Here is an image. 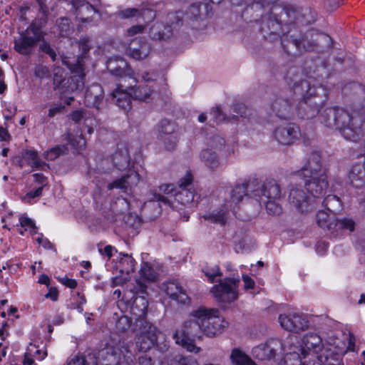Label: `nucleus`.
Here are the masks:
<instances>
[{"instance_id": "2f4dec72", "label": "nucleus", "mask_w": 365, "mask_h": 365, "mask_svg": "<svg viewBox=\"0 0 365 365\" xmlns=\"http://www.w3.org/2000/svg\"><path fill=\"white\" fill-rule=\"evenodd\" d=\"M112 161L115 167L118 170L126 169L130 164V155L125 147L119 148L112 155Z\"/></svg>"}, {"instance_id": "dca6fc26", "label": "nucleus", "mask_w": 365, "mask_h": 365, "mask_svg": "<svg viewBox=\"0 0 365 365\" xmlns=\"http://www.w3.org/2000/svg\"><path fill=\"white\" fill-rule=\"evenodd\" d=\"M289 203L297 212L303 214L312 211L316 201L307 196L301 187L295 186L290 189Z\"/></svg>"}, {"instance_id": "0eeeda50", "label": "nucleus", "mask_w": 365, "mask_h": 365, "mask_svg": "<svg viewBox=\"0 0 365 365\" xmlns=\"http://www.w3.org/2000/svg\"><path fill=\"white\" fill-rule=\"evenodd\" d=\"M43 38L41 28L34 23L19 33V36L14 40V50L24 56L30 55L37 43Z\"/></svg>"}, {"instance_id": "a211bd4d", "label": "nucleus", "mask_w": 365, "mask_h": 365, "mask_svg": "<svg viewBox=\"0 0 365 365\" xmlns=\"http://www.w3.org/2000/svg\"><path fill=\"white\" fill-rule=\"evenodd\" d=\"M300 135V130L293 123H286L278 126L274 131V137L282 145H290L297 140Z\"/></svg>"}, {"instance_id": "69168bd1", "label": "nucleus", "mask_w": 365, "mask_h": 365, "mask_svg": "<svg viewBox=\"0 0 365 365\" xmlns=\"http://www.w3.org/2000/svg\"><path fill=\"white\" fill-rule=\"evenodd\" d=\"M341 3V0H325L324 8L328 11H332L336 9Z\"/></svg>"}, {"instance_id": "c85d7f7f", "label": "nucleus", "mask_w": 365, "mask_h": 365, "mask_svg": "<svg viewBox=\"0 0 365 365\" xmlns=\"http://www.w3.org/2000/svg\"><path fill=\"white\" fill-rule=\"evenodd\" d=\"M119 16L121 19L135 17L136 19H142L145 21H150L155 17V13L153 10L149 9H137L128 8L120 11Z\"/></svg>"}, {"instance_id": "864d4df0", "label": "nucleus", "mask_w": 365, "mask_h": 365, "mask_svg": "<svg viewBox=\"0 0 365 365\" xmlns=\"http://www.w3.org/2000/svg\"><path fill=\"white\" fill-rule=\"evenodd\" d=\"M163 143L165 148L170 150L175 148L178 141V133H174L159 139Z\"/></svg>"}, {"instance_id": "bb28decb", "label": "nucleus", "mask_w": 365, "mask_h": 365, "mask_svg": "<svg viewBox=\"0 0 365 365\" xmlns=\"http://www.w3.org/2000/svg\"><path fill=\"white\" fill-rule=\"evenodd\" d=\"M126 63L121 58H110L107 61V69L110 73L120 78L119 82L123 78L131 77L130 71L126 70Z\"/></svg>"}, {"instance_id": "de8ad7c7", "label": "nucleus", "mask_w": 365, "mask_h": 365, "mask_svg": "<svg viewBox=\"0 0 365 365\" xmlns=\"http://www.w3.org/2000/svg\"><path fill=\"white\" fill-rule=\"evenodd\" d=\"M292 350V345H290L289 351L286 353L285 356V363L287 365H306L302 361L300 354L295 350Z\"/></svg>"}, {"instance_id": "39448f33", "label": "nucleus", "mask_w": 365, "mask_h": 365, "mask_svg": "<svg viewBox=\"0 0 365 365\" xmlns=\"http://www.w3.org/2000/svg\"><path fill=\"white\" fill-rule=\"evenodd\" d=\"M260 202L264 203L267 212L273 215H279L282 212L279 203L282 199L280 185L273 179L267 180L261 186Z\"/></svg>"}, {"instance_id": "393cba45", "label": "nucleus", "mask_w": 365, "mask_h": 365, "mask_svg": "<svg viewBox=\"0 0 365 365\" xmlns=\"http://www.w3.org/2000/svg\"><path fill=\"white\" fill-rule=\"evenodd\" d=\"M103 90L98 84H93L87 89L85 94V103L88 107L100 109L101 104L103 103Z\"/></svg>"}, {"instance_id": "e433bc0d", "label": "nucleus", "mask_w": 365, "mask_h": 365, "mask_svg": "<svg viewBox=\"0 0 365 365\" xmlns=\"http://www.w3.org/2000/svg\"><path fill=\"white\" fill-rule=\"evenodd\" d=\"M322 205L327 211L335 215L341 209L340 200L334 195H327L322 201Z\"/></svg>"}, {"instance_id": "f257e3e1", "label": "nucleus", "mask_w": 365, "mask_h": 365, "mask_svg": "<svg viewBox=\"0 0 365 365\" xmlns=\"http://www.w3.org/2000/svg\"><path fill=\"white\" fill-rule=\"evenodd\" d=\"M227 325V322L219 316L218 309L200 307L193 310L189 318L175 330L173 339L187 351L198 353L200 348L195 344L196 339H200L202 335L214 337Z\"/></svg>"}, {"instance_id": "3c124183", "label": "nucleus", "mask_w": 365, "mask_h": 365, "mask_svg": "<svg viewBox=\"0 0 365 365\" xmlns=\"http://www.w3.org/2000/svg\"><path fill=\"white\" fill-rule=\"evenodd\" d=\"M70 23L69 19L66 17L57 19L56 24L61 36H67L70 34L71 30Z\"/></svg>"}, {"instance_id": "f704fd0d", "label": "nucleus", "mask_w": 365, "mask_h": 365, "mask_svg": "<svg viewBox=\"0 0 365 365\" xmlns=\"http://www.w3.org/2000/svg\"><path fill=\"white\" fill-rule=\"evenodd\" d=\"M209 5L205 4H194L191 5L186 12V17L189 19H197L209 15Z\"/></svg>"}, {"instance_id": "79ce46f5", "label": "nucleus", "mask_w": 365, "mask_h": 365, "mask_svg": "<svg viewBox=\"0 0 365 365\" xmlns=\"http://www.w3.org/2000/svg\"><path fill=\"white\" fill-rule=\"evenodd\" d=\"M337 108H327L322 114V122L327 127L336 128Z\"/></svg>"}, {"instance_id": "4468645a", "label": "nucleus", "mask_w": 365, "mask_h": 365, "mask_svg": "<svg viewBox=\"0 0 365 365\" xmlns=\"http://www.w3.org/2000/svg\"><path fill=\"white\" fill-rule=\"evenodd\" d=\"M195 190L192 185V178L187 173L178 182V190L175 193V199L182 205L191 207L197 202Z\"/></svg>"}, {"instance_id": "20e7f679", "label": "nucleus", "mask_w": 365, "mask_h": 365, "mask_svg": "<svg viewBox=\"0 0 365 365\" xmlns=\"http://www.w3.org/2000/svg\"><path fill=\"white\" fill-rule=\"evenodd\" d=\"M295 11L292 9L274 6L270 11L262 17V32L264 38H271L272 35L279 36L282 24L294 22Z\"/></svg>"}, {"instance_id": "9b49d317", "label": "nucleus", "mask_w": 365, "mask_h": 365, "mask_svg": "<svg viewBox=\"0 0 365 365\" xmlns=\"http://www.w3.org/2000/svg\"><path fill=\"white\" fill-rule=\"evenodd\" d=\"M247 183L237 185L233 189L229 190V200L227 198L225 199V207L226 211L217 213L213 212L205 215L203 217L211 222L219 223L222 225H225L227 221V211L232 209L237 205L242 200L243 197L247 195Z\"/></svg>"}, {"instance_id": "0e129e2a", "label": "nucleus", "mask_w": 365, "mask_h": 365, "mask_svg": "<svg viewBox=\"0 0 365 365\" xmlns=\"http://www.w3.org/2000/svg\"><path fill=\"white\" fill-rule=\"evenodd\" d=\"M116 206L120 207L119 211L122 213H128L130 205L125 198H118L116 201Z\"/></svg>"}, {"instance_id": "c756f323", "label": "nucleus", "mask_w": 365, "mask_h": 365, "mask_svg": "<svg viewBox=\"0 0 365 365\" xmlns=\"http://www.w3.org/2000/svg\"><path fill=\"white\" fill-rule=\"evenodd\" d=\"M349 179L355 187H361L365 185V162L353 165L349 173Z\"/></svg>"}, {"instance_id": "7c9ffc66", "label": "nucleus", "mask_w": 365, "mask_h": 365, "mask_svg": "<svg viewBox=\"0 0 365 365\" xmlns=\"http://www.w3.org/2000/svg\"><path fill=\"white\" fill-rule=\"evenodd\" d=\"M200 159L205 167L212 170L217 169L220 165L219 156L215 151L210 148L202 150L200 153Z\"/></svg>"}, {"instance_id": "49530a36", "label": "nucleus", "mask_w": 365, "mask_h": 365, "mask_svg": "<svg viewBox=\"0 0 365 365\" xmlns=\"http://www.w3.org/2000/svg\"><path fill=\"white\" fill-rule=\"evenodd\" d=\"M140 274L143 279L147 281H154L156 279L158 274L148 262H143L140 269Z\"/></svg>"}, {"instance_id": "ea45409f", "label": "nucleus", "mask_w": 365, "mask_h": 365, "mask_svg": "<svg viewBox=\"0 0 365 365\" xmlns=\"http://www.w3.org/2000/svg\"><path fill=\"white\" fill-rule=\"evenodd\" d=\"M22 158L28 165L32 168H41L42 163L41 162L37 152L32 150H26L21 153Z\"/></svg>"}, {"instance_id": "9d476101", "label": "nucleus", "mask_w": 365, "mask_h": 365, "mask_svg": "<svg viewBox=\"0 0 365 365\" xmlns=\"http://www.w3.org/2000/svg\"><path fill=\"white\" fill-rule=\"evenodd\" d=\"M182 11L170 13L167 16L166 25L156 22L150 29V36L153 40H167L170 38L173 31L182 24Z\"/></svg>"}, {"instance_id": "72a5a7b5", "label": "nucleus", "mask_w": 365, "mask_h": 365, "mask_svg": "<svg viewBox=\"0 0 365 365\" xmlns=\"http://www.w3.org/2000/svg\"><path fill=\"white\" fill-rule=\"evenodd\" d=\"M73 6L76 10V16L82 22H88V17H83L86 14H91L92 11L98 13V9L88 2L84 1H73Z\"/></svg>"}, {"instance_id": "412c9836", "label": "nucleus", "mask_w": 365, "mask_h": 365, "mask_svg": "<svg viewBox=\"0 0 365 365\" xmlns=\"http://www.w3.org/2000/svg\"><path fill=\"white\" fill-rule=\"evenodd\" d=\"M311 179L307 180L304 187L307 192L312 195V199L317 202L326 194L329 187L327 176L322 173L319 177L312 176Z\"/></svg>"}, {"instance_id": "7ed1b4c3", "label": "nucleus", "mask_w": 365, "mask_h": 365, "mask_svg": "<svg viewBox=\"0 0 365 365\" xmlns=\"http://www.w3.org/2000/svg\"><path fill=\"white\" fill-rule=\"evenodd\" d=\"M100 356L103 358V365H132L135 361V355L130 349V345L122 343L114 346L103 349ZM68 365H97L94 356H76Z\"/></svg>"}, {"instance_id": "4d7b16f0", "label": "nucleus", "mask_w": 365, "mask_h": 365, "mask_svg": "<svg viewBox=\"0 0 365 365\" xmlns=\"http://www.w3.org/2000/svg\"><path fill=\"white\" fill-rule=\"evenodd\" d=\"M170 365H199L197 360L190 357L178 356Z\"/></svg>"}, {"instance_id": "774afa93", "label": "nucleus", "mask_w": 365, "mask_h": 365, "mask_svg": "<svg viewBox=\"0 0 365 365\" xmlns=\"http://www.w3.org/2000/svg\"><path fill=\"white\" fill-rule=\"evenodd\" d=\"M64 109V106L62 105H55L51 106L48 110V116L49 118H53L56 115L61 113Z\"/></svg>"}, {"instance_id": "1a4fd4ad", "label": "nucleus", "mask_w": 365, "mask_h": 365, "mask_svg": "<svg viewBox=\"0 0 365 365\" xmlns=\"http://www.w3.org/2000/svg\"><path fill=\"white\" fill-rule=\"evenodd\" d=\"M239 283V278H225L215 285L210 289V292L222 307H225L237 299Z\"/></svg>"}, {"instance_id": "bf43d9fd", "label": "nucleus", "mask_w": 365, "mask_h": 365, "mask_svg": "<svg viewBox=\"0 0 365 365\" xmlns=\"http://www.w3.org/2000/svg\"><path fill=\"white\" fill-rule=\"evenodd\" d=\"M212 120L216 123L224 121L226 118L225 115L222 112L220 107L217 106L211 110Z\"/></svg>"}, {"instance_id": "f3484780", "label": "nucleus", "mask_w": 365, "mask_h": 365, "mask_svg": "<svg viewBox=\"0 0 365 365\" xmlns=\"http://www.w3.org/2000/svg\"><path fill=\"white\" fill-rule=\"evenodd\" d=\"M292 100L288 99L285 94H274L270 100L269 107L272 113L280 119L290 117L293 110Z\"/></svg>"}, {"instance_id": "cd10ccee", "label": "nucleus", "mask_w": 365, "mask_h": 365, "mask_svg": "<svg viewBox=\"0 0 365 365\" xmlns=\"http://www.w3.org/2000/svg\"><path fill=\"white\" fill-rule=\"evenodd\" d=\"M115 103L124 110H129L131 108L130 91L128 88L122 87L119 82L117 88L112 93Z\"/></svg>"}, {"instance_id": "473e14b6", "label": "nucleus", "mask_w": 365, "mask_h": 365, "mask_svg": "<svg viewBox=\"0 0 365 365\" xmlns=\"http://www.w3.org/2000/svg\"><path fill=\"white\" fill-rule=\"evenodd\" d=\"M317 359L322 365H341L342 359L341 354L331 349H325Z\"/></svg>"}, {"instance_id": "09e8293b", "label": "nucleus", "mask_w": 365, "mask_h": 365, "mask_svg": "<svg viewBox=\"0 0 365 365\" xmlns=\"http://www.w3.org/2000/svg\"><path fill=\"white\" fill-rule=\"evenodd\" d=\"M148 307V302L143 296L137 297L134 300L132 309L139 308V313L136 314L138 317L144 316Z\"/></svg>"}, {"instance_id": "5fc2aeb1", "label": "nucleus", "mask_w": 365, "mask_h": 365, "mask_svg": "<svg viewBox=\"0 0 365 365\" xmlns=\"http://www.w3.org/2000/svg\"><path fill=\"white\" fill-rule=\"evenodd\" d=\"M19 222L21 227H24L25 231L29 230L31 234L36 233V227L31 219L21 216L19 218Z\"/></svg>"}, {"instance_id": "f03ea898", "label": "nucleus", "mask_w": 365, "mask_h": 365, "mask_svg": "<svg viewBox=\"0 0 365 365\" xmlns=\"http://www.w3.org/2000/svg\"><path fill=\"white\" fill-rule=\"evenodd\" d=\"M298 74L295 68H290L284 79L290 87V92L293 93V96L302 98L297 106L298 115L302 118H312L319 113L323 100L317 96L314 87H310L307 81L299 79Z\"/></svg>"}, {"instance_id": "ddd939ff", "label": "nucleus", "mask_w": 365, "mask_h": 365, "mask_svg": "<svg viewBox=\"0 0 365 365\" xmlns=\"http://www.w3.org/2000/svg\"><path fill=\"white\" fill-rule=\"evenodd\" d=\"M137 81L135 78L125 77L122 78L120 86L130 91L132 98L140 101L148 102L158 96L157 89L153 86L139 85L136 86Z\"/></svg>"}, {"instance_id": "13d9d810", "label": "nucleus", "mask_w": 365, "mask_h": 365, "mask_svg": "<svg viewBox=\"0 0 365 365\" xmlns=\"http://www.w3.org/2000/svg\"><path fill=\"white\" fill-rule=\"evenodd\" d=\"M203 272L210 282H213L216 277L222 276V272L220 271V268L217 266H215L210 269L206 268Z\"/></svg>"}, {"instance_id": "c03bdc74", "label": "nucleus", "mask_w": 365, "mask_h": 365, "mask_svg": "<svg viewBox=\"0 0 365 365\" xmlns=\"http://www.w3.org/2000/svg\"><path fill=\"white\" fill-rule=\"evenodd\" d=\"M140 77L146 83L145 85L153 83L152 86L155 87V89H157L158 81L161 78L160 72L155 70L144 71L141 72Z\"/></svg>"}, {"instance_id": "6ab92c4d", "label": "nucleus", "mask_w": 365, "mask_h": 365, "mask_svg": "<svg viewBox=\"0 0 365 365\" xmlns=\"http://www.w3.org/2000/svg\"><path fill=\"white\" fill-rule=\"evenodd\" d=\"M323 344L321 337L316 333L309 332L304 335L299 346H292V350L298 351L304 358L306 357L308 351L318 353L322 350Z\"/></svg>"}, {"instance_id": "6e6552de", "label": "nucleus", "mask_w": 365, "mask_h": 365, "mask_svg": "<svg viewBox=\"0 0 365 365\" xmlns=\"http://www.w3.org/2000/svg\"><path fill=\"white\" fill-rule=\"evenodd\" d=\"M135 344L138 351L143 352L150 350L154 345L162 352L168 351L170 346L163 334L153 325L148 326L147 330L136 337Z\"/></svg>"}, {"instance_id": "b1692460", "label": "nucleus", "mask_w": 365, "mask_h": 365, "mask_svg": "<svg viewBox=\"0 0 365 365\" xmlns=\"http://www.w3.org/2000/svg\"><path fill=\"white\" fill-rule=\"evenodd\" d=\"M163 290L172 299L181 304L188 301V296L184 289L176 280L168 281L163 284Z\"/></svg>"}, {"instance_id": "37998d69", "label": "nucleus", "mask_w": 365, "mask_h": 365, "mask_svg": "<svg viewBox=\"0 0 365 365\" xmlns=\"http://www.w3.org/2000/svg\"><path fill=\"white\" fill-rule=\"evenodd\" d=\"M230 359L233 365H254L253 361L238 349H234Z\"/></svg>"}, {"instance_id": "a878e982", "label": "nucleus", "mask_w": 365, "mask_h": 365, "mask_svg": "<svg viewBox=\"0 0 365 365\" xmlns=\"http://www.w3.org/2000/svg\"><path fill=\"white\" fill-rule=\"evenodd\" d=\"M151 47L150 44L140 40L138 43L132 42L126 50V53L135 60H143L146 58L150 53Z\"/></svg>"}, {"instance_id": "f8f14e48", "label": "nucleus", "mask_w": 365, "mask_h": 365, "mask_svg": "<svg viewBox=\"0 0 365 365\" xmlns=\"http://www.w3.org/2000/svg\"><path fill=\"white\" fill-rule=\"evenodd\" d=\"M296 341L297 337L292 335L289 336L283 344L278 339H271L265 343L255 346L252 349V354L259 360L270 359L275 356L276 351L279 349L287 353L290 345H292V343Z\"/></svg>"}, {"instance_id": "58836bf2", "label": "nucleus", "mask_w": 365, "mask_h": 365, "mask_svg": "<svg viewBox=\"0 0 365 365\" xmlns=\"http://www.w3.org/2000/svg\"><path fill=\"white\" fill-rule=\"evenodd\" d=\"M46 356L47 352L46 351H41L35 344H30L26 349L24 359H32V361H34L35 360L41 361L44 359Z\"/></svg>"}, {"instance_id": "a18cd8bd", "label": "nucleus", "mask_w": 365, "mask_h": 365, "mask_svg": "<svg viewBox=\"0 0 365 365\" xmlns=\"http://www.w3.org/2000/svg\"><path fill=\"white\" fill-rule=\"evenodd\" d=\"M67 138L71 146L78 151L82 150L86 146V140L79 131L75 135L68 133Z\"/></svg>"}, {"instance_id": "5701e85b", "label": "nucleus", "mask_w": 365, "mask_h": 365, "mask_svg": "<svg viewBox=\"0 0 365 365\" xmlns=\"http://www.w3.org/2000/svg\"><path fill=\"white\" fill-rule=\"evenodd\" d=\"M322 157L319 152L310 153L302 168V174L305 177H312L322 170Z\"/></svg>"}, {"instance_id": "052dcab7", "label": "nucleus", "mask_w": 365, "mask_h": 365, "mask_svg": "<svg viewBox=\"0 0 365 365\" xmlns=\"http://www.w3.org/2000/svg\"><path fill=\"white\" fill-rule=\"evenodd\" d=\"M43 186H38L34 190L28 192L22 198L25 202H29L31 199L41 196L43 192Z\"/></svg>"}, {"instance_id": "680f3d73", "label": "nucleus", "mask_w": 365, "mask_h": 365, "mask_svg": "<svg viewBox=\"0 0 365 365\" xmlns=\"http://www.w3.org/2000/svg\"><path fill=\"white\" fill-rule=\"evenodd\" d=\"M233 109L237 115L243 118H247L251 114V110L248 109L243 103L235 104L233 107Z\"/></svg>"}, {"instance_id": "4c0bfd02", "label": "nucleus", "mask_w": 365, "mask_h": 365, "mask_svg": "<svg viewBox=\"0 0 365 365\" xmlns=\"http://www.w3.org/2000/svg\"><path fill=\"white\" fill-rule=\"evenodd\" d=\"M282 45L284 51L289 54H295L296 51L302 50V41L300 39L292 37L282 39Z\"/></svg>"}, {"instance_id": "338daca9", "label": "nucleus", "mask_w": 365, "mask_h": 365, "mask_svg": "<svg viewBox=\"0 0 365 365\" xmlns=\"http://www.w3.org/2000/svg\"><path fill=\"white\" fill-rule=\"evenodd\" d=\"M145 29L143 25L133 26L127 30V35L128 36H133L137 34H142Z\"/></svg>"}, {"instance_id": "6e6d98bb", "label": "nucleus", "mask_w": 365, "mask_h": 365, "mask_svg": "<svg viewBox=\"0 0 365 365\" xmlns=\"http://www.w3.org/2000/svg\"><path fill=\"white\" fill-rule=\"evenodd\" d=\"M208 144L210 149L220 150L225 145V140L218 135H214L210 138Z\"/></svg>"}, {"instance_id": "a19ab883", "label": "nucleus", "mask_w": 365, "mask_h": 365, "mask_svg": "<svg viewBox=\"0 0 365 365\" xmlns=\"http://www.w3.org/2000/svg\"><path fill=\"white\" fill-rule=\"evenodd\" d=\"M134 259L128 255H124L120 260L118 268L122 274H129L135 268Z\"/></svg>"}, {"instance_id": "603ef678", "label": "nucleus", "mask_w": 365, "mask_h": 365, "mask_svg": "<svg viewBox=\"0 0 365 365\" xmlns=\"http://www.w3.org/2000/svg\"><path fill=\"white\" fill-rule=\"evenodd\" d=\"M68 83H69L68 91L71 92L83 89L84 85L83 78L76 76H72L70 80L68 81Z\"/></svg>"}, {"instance_id": "c9c22d12", "label": "nucleus", "mask_w": 365, "mask_h": 365, "mask_svg": "<svg viewBox=\"0 0 365 365\" xmlns=\"http://www.w3.org/2000/svg\"><path fill=\"white\" fill-rule=\"evenodd\" d=\"M175 123L166 119L162 120L157 126V136L158 139L176 133Z\"/></svg>"}, {"instance_id": "8fccbe9b", "label": "nucleus", "mask_w": 365, "mask_h": 365, "mask_svg": "<svg viewBox=\"0 0 365 365\" xmlns=\"http://www.w3.org/2000/svg\"><path fill=\"white\" fill-rule=\"evenodd\" d=\"M68 148L65 145H59L51 148L45 153V157L47 160H53L61 155L66 153Z\"/></svg>"}, {"instance_id": "423d86ee", "label": "nucleus", "mask_w": 365, "mask_h": 365, "mask_svg": "<svg viewBox=\"0 0 365 365\" xmlns=\"http://www.w3.org/2000/svg\"><path fill=\"white\" fill-rule=\"evenodd\" d=\"M336 129L340 130L344 137L352 141H357L363 135L362 120L358 117H352L345 110L337 108Z\"/></svg>"}, {"instance_id": "e2e57ef3", "label": "nucleus", "mask_w": 365, "mask_h": 365, "mask_svg": "<svg viewBox=\"0 0 365 365\" xmlns=\"http://www.w3.org/2000/svg\"><path fill=\"white\" fill-rule=\"evenodd\" d=\"M39 48L42 52L49 55L53 61L56 60V54L47 42H42L39 46Z\"/></svg>"}, {"instance_id": "aec40b11", "label": "nucleus", "mask_w": 365, "mask_h": 365, "mask_svg": "<svg viewBox=\"0 0 365 365\" xmlns=\"http://www.w3.org/2000/svg\"><path fill=\"white\" fill-rule=\"evenodd\" d=\"M278 320L281 327L289 331L298 332L308 327V322L297 313L280 314Z\"/></svg>"}, {"instance_id": "4be33fe9", "label": "nucleus", "mask_w": 365, "mask_h": 365, "mask_svg": "<svg viewBox=\"0 0 365 365\" xmlns=\"http://www.w3.org/2000/svg\"><path fill=\"white\" fill-rule=\"evenodd\" d=\"M142 178L138 170H130L127 175L109 183L108 189L118 188L126 192L128 190H131L132 187L137 185Z\"/></svg>"}, {"instance_id": "2eb2a0df", "label": "nucleus", "mask_w": 365, "mask_h": 365, "mask_svg": "<svg viewBox=\"0 0 365 365\" xmlns=\"http://www.w3.org/2000/svg\"><path fill=\"white\" fill-rule=\"evenodd\" d=\"M318 225L328 230H348L350 232L354 230L355 223L349 218L336 219L335 214L329 211L320 210L317 214Z\"/></svg>"}]
</instances>
